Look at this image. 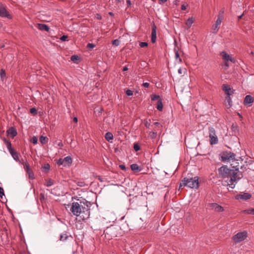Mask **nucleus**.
I'll return each mask as SVG.
<instances>
[{
  "mask_svg": "<svg viewBox=\"0 0 254 254\" xmlns=\"http://www.w3.org/2000/svg\"><path fill=\"white\" fill-rule=\"evenodd\" d=\"M30 112L32 114H37V110L35 108H31L30 110Z\"/></svg>",
  "mask_w": 254,
  "mask_h": 254,
  "instance_id": "nucleus-46",
  "label": "nucleus"
},
{
  "mask_svg": "<svg viewBox=\"0 0 254 254\" xmlns=\"http://www.w3.org/2000/svg\"><path fill=\"white\" fill-rule=\"evenodd\" d=\"M148 46V43L146 42H140L139 43V46L141 48L147 47Z\"/></svg>",
  "mask_w": 254,
  "mask_h": 254,
  "instance_id": "nucleus-44",
  "label": "nucleus"
},
{
  "mask_svg": "<svg viewBox=\"0 0 254 254\" xmlns=\"http://www.w3.org/2000/svg\"><path fill=\"white\" fill-rule=\"evenodd\" d=\"M243 14H242L240 16H238V19H240L242 18V16H243Z\"/></svg>",
  "mask_w": 254,
  "mask_h": 254,
  "instance_id": "nucleus-64",
  "label": "nucleus"
},
{
  "mask_svg": "<svg viewBox=\"0 0 254 254\" xmlns=\"http://www.w3.org/2000/svg\"><path fill=\"white\" fill-rule=\"evenodd\" d=\"M221 22L219 19H217L215 23L212 26V30L214 31V32L216 33L218 31Z\"/></svg>",
  "mask_w": 254,
  "mask_h": 254,
  "instance_id": "nucleus-20",
  "label": "nucleus"
},
{
  "mask_svg": "<svg viewBox=\"0 0 254 254\" xmlns=\"http://www.w3.org/2000/svg\"><path fill=\"white\" fill-rule=\"evenodd\" d=\"M133 148L135 151H138L140 150V147L138 143L134 144Z\"/></svg>",
  "mask_w": 254,
  "mask_h": 254,
  "instance_id": "nucleus-36",
  "label": "nucleus"
},
{
  "mask_svg": "<svg viewBox=\"0 0 254 254\" xmlns=\"http://www.w3.org/2000/svg\"><path fill=\"white\" fill-rule=\"evenodd\" d=\"M167 0H159L160 1H161L162 3H164L167 1Z\"/></svg>",
  "mask_w": 254,
  "mask_h": 254,
  "instance_id": "nucleus-63",
  "label": "nucleus"
},
{
  "mask_svg": "<svg viewBox=\"0 0 254 254\" xmlns=\"http://www.w3.org/2000/svg\"><path fill=\"white\" fill-rule=\"evenodd\" d=\"M208 130L210 144L211 145L217 144L218 142V139L216 135L215 129L212 127H209Z\"/></svg>",
  "mask_w": 254,
  "mask_h": 254,
  "instance_id": "nucleus-7",
  "label": "nucleus"
},
{
  "mask_svg": "<svg viewBox=\"0 0 254 254\" xmlns=\"http://www.w3.org/2000/svg\"><path fill=\"white\" fill-rule=\"evenodd\" d=\"M3 196H4V190L2 188L0 187V197L2 198Z\"/></svg>",
  "mask_w": 254,
  "mask_h": 254,
  "instance_id": "nucleus-41",
  "label": "nucleus"
},
{
  "mask_svg": "<svg viewBox=\"0 0 254 254\" xmlns=\"http://www.w3.org/2000/svg\"><path fill=\"white\" fill-rule=\"evenodd\" d=\"M198 178L197 177L190 178H184L180 184V188L187 186L191 189H197L198 187Z\"/></svg>",
  "mask_w": 254,
  "mask_h": 254,
  "instance_id": "nucleus-3",
  "label": "nucleus"
},
{
  "mask_svg": "<svg viewBox=\"0 0 254 254\" xmlns=\"http://www.w3.org/2000/svg\"><path fill=\"white\" fill-rule=\"evenodd\" d=\"M126 94L128 96H131L133 95V92H132V91H131V90L130 89H127L126 91Z\"/></svg>",
  "mask_w": 254,
  "mask_h": 254,
  "instance_id": "nucleus-42",
  "label": "nucleus"
},
{
  "mask_svg": "<svg viewBox=\"0 0 254 254\" xmlns=\"http://www.w3.org/2000/svg\"><path fill=\"white\" fill-rule=\"evenodd\" d=\"M224 13V9H222L220 10L219 13H222V15H223V14Z\"/></svg>",
  "mask_w": 254,
  "mask_h": 254,
  "instance_id": "nucleus-56",
  "label": "nucleus"
},
{
  "mask_svg": "<svg viewBox=\"0 0 254 254\" xmlns=\"http://www.w3.org/2000/svg\"><path fill=\"white\" fill-rule=\"evenodd\" d=\"M120 168L122 170H126V167L125 165H120Z\"/></svg>",
  "mask_w": 254,
  "mask_h": 254,
  "instance_id": "nucleus-53",
  "label": "nucleus"
},
{
  "mask_svg": "<svg viewBox=\"0 0 254 254\" xmlns=\"http://www.w3.org/2000/svg\"><path fill=\"white\" fill-rule=\"evenodd\" d=\"M225 105L227 109H229L231 107L232 105V101L231 98L229 96H227L225 100Z\"/></svg>",
  "mask_w": 254,
  "mask_h": 254,
  "instance_id": "nucleus-19",
  "label": "nucleus"
},
{
  "mask_svg": "<svg viewBox=\"0 0 254 254\" xmlns=\"http://www.w3.org/2000/svg\"><path fill=\"white\" fill-rule=\"evenodd\" d=\"M79 60V57L77 55H73L71 57V60L72 61H75Z\"/></svg>",
  "mask_w": 254,
  "mask_h": 254,
  "instance_id": "nucleus-40",
  "label": "nucleus"
},
{
  "mask_svg": "<svg viewBox=\"0 0 254 254\" xmlns=\"http://www.w3.org/2000/svg\"><path fill=\"white\" fill-rule=\"evenodd\" d=\"M5 70L3 69H1L0 71V75L1 78L3 80V78L5 77Z\"/></svg>",
  "mask_w": 254,
  "mask_h": 254,
  "instance_id": "nucleus-32",
  "label": "nucleus"
},
{
  "mask_svg": "<svg viewBox=\"0 0 254 254\" xmlns=\"http://www.w3.org/2000/svg\"><path fill=\"white\" fill-rule=\"evenodd\" d=\"M95 47V45L94 44H92V43H88L87 45V48L88 49H93Z\"/></svg>",
  "mask_w": 254,
  "mask_h": 254,
  "instance_id": "nucleus-39",
  "label": "nucleus"
},
{
  "mask_svg": "<svg viewBox=\"0 0 254 254\" xmlns=\"http://www.w3.org/2000/svg\"><path fill=\"white\" fill-rule=\"evenodd\" d=\"M70 211L74 215L79 217L82 220L87 219L90 215V211L88 210V206H83L81 201L80 203L73 202Z\"/></svg>",
  "mask_w": 254,
  "mask_h": 254,
  "instance_id": "nucleus-1",
  "label": "nucleus"
},
{
  "mask_svg": "<svg viewBox=\"0 0 254 254\" xmlns=\"http://www.w3.org/2000/svg\"><path fill=\"white\" fill-rule=\"evenodd\" d=\"M112 44L113 45H115L116 46H118L120 44V41L118 39L114 40L112 41Z\"/></svg>",
  "mask_w": 254,
  "mask_h": 254,
  "instance_id": "nucleus-35",
  "label": "nucleus"
},
{
  "mask_svg": "<svg viewBox=\"0 0 254 254\" xmlns=\"http://www.w3.org/2000/svg\"><path fill=\"white\" fill-rule=\"evenodd\" d=\"M243 212L246 214L254 215V208H250L243 211Z\"/></svg>",
  "mask_w": 254,
  "mask_h": 254,
  "instance_id": "nucleus-26",
  "label": "nucleus"
},
{
  "mask_svg": "<svg viewBox=\"0 0 254 254\" xmlns=\"http://www.w3.org/2000/svg\"><path fill=\"white\" fill-rule=\"evenodd\" d=\"M97 18H98V19H101L102 17H101V16L100 15H99V14H97Z\"/></svg>",
  "mask_w": 254,
  "mask_h": 254,
  "instance_id": "nucleus-61",
  "label": "nucleus"
},
{
  "mask_svg": "<svg viewBox=\"0 0 254 254\" xmlns=\"http://www.w3.org/2000/svg\"><path fill=\"white\" fill-rule=\"evenodd\" d=\"M53 185V181L52 180L50 179L47 183L46 186L47 187H50Z\"/></svg>",
  "mask_w": 254,
  "mask_h": 254,
  "instance_id": "nucleus-45",
  "label": "nucleus"
},
{
  "mask_svg": "<svg viewBox=\"0 0 254 254\" xmlns=\"http://www.w3.org/2000/svg\"><path fill=\"white\" fill-rule=\"evenodd\" d=\"M131 169L135 172H139L140 170L139 168V166L136 164H133L130 165Z\"/></svg>",
  "mask_w": 254,
  "mask_h": 254,
  "instance_id": "nucleus-23",
  "label": "nucleus"
},
{
  "mask_svg": "<svg viewBox=\"0 0 254 254\" xmlns=\"http://www.w3.org/2000/svg\"><path fill=\"white\" fill-rule=\"evenodd\" d=\"M0 16L2 17H5L8 19L12 18V16L2 4H0Z\"/></svg>",
  "mask_w": 254,
  "mask_h": 254,
  "instance_id": "nucleus-10",
  "label": "nucleus"
},
{
  "mask_svg": "<svg viewBox=\"0 0 254 254\" xmlns=\"http://www.w3.org/2000/svg\"><path fill=\"white\" fill-rule=\"evenodd\" d=\"M58 145H59V146H60V147H63L64 145H63V143H62V141H61L60 142H59V143H58Z\"/></svg>",
  "mask_w": 254,
  "mask_h": 254,
  "instance_id": "nucleus-57",
  "label": "nucleus"
},
{
  "mask_svg": "<svg viewBox=\"0 0 254 254\" xmlns=\"http://www.w3.org/2000/svg\"><path fill=\"white\" fill-rule=\"evenodd\" d=\"M187 9V5H185V4H183L181 6V9L182 10H185Z\"/></svg>",
  "mask_w": 254,
  "mask_h": 254,
  "instance_id": "nucleus-54",
  "label": "nucleus"
},
{
  "mask_svg": "<svg viewBox=\"0 0 254 254\" xmlns=\"http://www.w3.org/2000/svg\"><path fill=\"white\" fill-rule=\"evenodd\" d=\"M149 136L151 139L155 138L157 136V132L155 131H151L149 133Z\"/></svg>",
  "mask_w": 254,
  "mask_h": 254,
  "instance_id": "nucleus-30",
  "label": "nucleus"
},
{
  "mask_svg": "<svg viewBox=\"0 0 254 254\" xmlns=\"http://www.w3.org/2000/svg\"><path fill=\"white\" fill-rule=\"evenodd\" d=\"M220 56L222 57L223 60L225 62L224 65L227 68H228L230 66L229 63V62L232 63H235L236 62V60L234 58H232L230 55L227 54L225 51L221 52L220 53Z\"/></svg>",
  "mask_w": 254,
  "mask_h": 254,
  "instance_id": "nucleus-5",
  "label": "nucleus"
},
{
  "mask_svg": "<svg viewBox=\"0 0 254 254\" xmlns=\"http://www.w3.org/2000/svg\"><path fill=\"white\" fill-rule=\"evenodd\" d=\"M222 90L227 96H230L234 92V90L227 84H223L222 85Z\"/></svg>",
  "mask_w": 254,
  "mask_h": 254,
  "instance_id": "nucleus-12",
  "label": "nucleus"
},
{
  "mask_svg": "<svg viewBox=\"0 0 254 254\" xmlns=\"http://www.w3.org/2000/svg\"><path fill=\"white\" fill-rule=\"evenodd\" d=\"M157 109L159 111H161L163 109V104L161 99H159L157 103Z\"/></svg>",
  "mask_w": 254,
  "mask_h": 254,
  "instance_id": "nucleus-25",
  "label": "nucleus"
},
{
  "mask_svg": "<svg viewBox=\"0 0 254 254\" xmlns=\"http://www.w3.org/2000/svg\"><path fill=\"white\" fill-rule=\"evenodd\" d=\"M64 162V167L69 166L72 162V158L69 156H66L63 159Z\"/></svg>",
  "mask_w": 254,
  "mask_h": 254,
  "instance_id": "nucleus-18",
  "label": "nucleus"
},
{
  "mask_svg": "<svg viewBox=\"0 0 254 254\" xmlns=\"http://www.w3.org/2000/svg\"><path fill=\"white\" fill-rule=\"evenodd\" d=\"M31 141L33 143V144H36L37 143V141H38V139L37 138H36V137H35L34 136L33 137H32V138L31 139Z\"/></svg>",
  "mask_w": 254,
  "mask_h": 254,
  "instance_id": "nucleus-47",
  "label": "nucleus"
},
{
  "mask_svg": "<svg viewBox=\"0 0 254 254\" xmlns=\"http://www.w3.org/2000/svg\"><path fill=\"white\" fill-rule=\"evenodd\" d=\"M24 169L25 170V171L26 172L29 171V170H31L30 168V166H29V163L28 162H26L25 163V165L24 166Z\"/></svg>",
  "mask_w": 254,
  "mask_h": 254,
  "instance_id": "nucleus-31",
  "label": "nucleus"
},
{
  "mask_svg": "<svg viewBox=\"0 0 254 254\" xmlns=\"http://www.w3.org/2000/svg\"><path fill=\"white\" fill-rule=\"evenodd\" d=\"M48 138L46 136H41L40 137V141L42 144H45L48 142Z\"/></svg>",
  "mask_w": 254,
  "mask_h": 254,
  "instance_id": "nucleus-22",
  "label": "nucleus"
},
{
  "mask_svg": "<svg viewBox=\"0 0 254 254\" xmlns=\"http://www.w3.org/2000/svg\"><path fill=\"white\" fill-rule=\"evenodd\" d=\"M219 174L221 178L225 179L229 177L231 173H233V170L229 169L226 166H223L218 169Z\"/></svg>",
  "mask_w": 254,
  "mask_h": 254,
  "instance_id": "nucleus-9",
  "label": "nucleus"
},
{
  "mask_svg": "<svg viewBox=\"0 0 254 254\" xmlns=\"http://www.w3.org/2000/svg\"><path fill=\"white\" fill-rule=\"evenodd\" d=\"M7 135L10 136L12 138L16 136L17 134L16 130L13 127H11L6 131Z\"/></svg>",
  "mask_w": 254,
  "mask_h": 254,
  "instance_id": "nucleus-15",
  "label": "nucleus"
},
{
  "mask_svg": "<svg viewBox=\"0 0 254 254\" xmlns=\"http://www.w3.org/2000/svg\"><path fill=\"white\" fill-rule=\"evenodd\" d=\"M83 206H88V210L90 211V207H91L92 203L90 202L86 201V203L82 202Z\"/></svg>",
  "mask_w": 254,
  "mask_h": 254,
  "instance_id": "nucleus-33",
  "label": "nucleus"
},
{
  "mask_svg": "<svg viewBox=\"0 0 254 254\" xmlns=\"http://www.w3.org/2000/svg\"><path fill=\"white\" fill-rule=\"evenodd\" d=\"M57 164L59 166L60 165H63L64 166V160L63 158H60L57 162Z\"/></svg>",
  "mask_w": 254,
  "mask_h": 254,
  "instance_id": "nucleus-37",
  "label": "nucleus"
},
{
  "mask_svg": "<svg viewBox=\"0 0 254 254\" xmlns=\"http://www.w3.org/2000/svg\"><path fill=\"white\" fill-rule=\"evenodd\" d=\"M253 102V97L251 95H247L244 99V104L245 106L250 107L252 105Z\"/></svg>",
  "mask_w": 254,
  "mask_h": 254,
  "instance_id": "nucleus-13",
  "label": "nucleus"
},
{
  "mask_svg": "<svg viewBox=\"0 0 254 254\" xmlns=\"http://www.w3.org/2000/svg\"><path fill=\"white\" fill-rule=\"evenodd\" d=\"M221 157L223 161L231 162L235 160V154L229 151L223 152Z\"/></svg>",
  "mask_w": 254,
  "mask_h": 254,
  "instance_id": "nucleus-8",
  "label": "nucleus"
},
{
  "mask_svg": "<svg viewBox=\"0 0 254 254\" xmlns=\"http://www.w3.org/2000/svg\"><path fill=\"white\" fill-rule=\"evenodd\" d=\"M174 51H175V58H176V59L177 60L179 59V61L181 62L182 60L180 58V54H179L178 50L176 48H175L174 49Z\"/></svg>",
  "mask_w": 254,
  "mask_h": 254,
  "instance_id": "nucleus-29",
  "label": "nucleus"
},
{
  "mask_svg": "<svg viewBox=\"0 0 254 254\" xmlns=\"http://www.w3.org/2000/svg\"><path fill=\"white\" fill-rule=\"evenodd\" d=\"M143 86L145 88H148L149 86V83L148 82L143 83Z\"/></svg>",
  "mask_w": 254,
  "mask_h": 254,
  "instance_id": "nucleus-51",
  "label": "nucleus"
},
{
  "mask_svg": "<svg viewBox=\"0 0 254 254\" xmlns=\"http://www.w3.org/2000/svg\"><path fill=\"white\" fill-rule=\"evenodd\" d=\"M210 206L212 209L217 212H223L224 210L223 207L216 203H211Z\"/></svg>",
  "mask_w": 254,
  "mask_h": 254,
  "instance_id": "nucleus-16",
  "label": "nucleus"
},
{
  "mask_svg": "<svg viewBox=\"0 0 254 254\" xmlns=\"http://www.w3.org/2000/svg\"><path fill=\"white\" fill-rule=\"evenodd\" d=\"M109 14L110 16H114V13H113V12H110L109 13Z\"/></svg>",
  "mask_w": 254,
  "mask_h": 254,
  "instance_id": "nucleus-62",
  "label": "nucleus"
},
{
  "mask_svg": "<svg viewBox=\"0 0 254 254\" xmlns=\"http://www.w3.org/2000/svg\"><path fill=\"white\" fill-rule=\"evenodd\" d=\"M40 199L41 200V201L42 202L44 200H45L46 199L45 198V194L44 193H41L40 194Z\"/></svg>",
  "mask_w": 254,
  "mask_h": 254,
  "instance_id": "nucleus-38",
  "label": "nucleus"
},
{
  "mask_svg": "<svg viewBox=\"0 0 254 254\" xmlns=\"http://www.w3.org/2000/svg\"><path fill=\"white\" fill-rule=\"evenodd\" d=\"M43 168L44 170H45V171H48L50 169V166L49 164H46Z\"/></svg>",
  "mask_w": 254,
  "mask_h": 254,
  "instance_id": "nucleus-43",
  "label": "nucleus"
},
{
  "mask_svg": "<svg viewBox=\"0 0 254 254\" xmlns=\"http://www.w3.org/2000/svg\"><path fill=\"white\" fill-rule=\"evenodd\" d=\"M26 172L28 174L29 179L31 180H33L35 179L34 174L32 170H29V171H27Z\"/></svg>",
  "mask_w": 254,
  "mask_h": 254,
  "instance_id": "nucleus-28",
  "label": "nucleus"
},
{
  "mask_svg": "<svg viewBox=\"0 0 254 254\" xmlns=\"http://www.w3.org/2000/svg\"><path fill=\"white\" fill-rule=\"evenodd\" d=\"M144 125L146 127L149 128L150 127V124L147 121H146L144 123Z\"/></svg>",
  "mask_w": 254,
  "mask_h": 254,
  "instance_id": "nucleus-50",
  "label": "nucleus"
},
{
  "mask_svg": "<svg viewBox=\"0 0 254 254\" xmlns=\"http://www.w3.org/2000/svg\"><path fill=\"white\" fill-rule=\"evenodd\" d=\"M194 22V20L192 17H190L188 19L186 22V24L190 28L191 26V25Z\"/></svg>",
  "mask_w": 254,
  "mask_h": 254,
  "instance_id": "nucleus-24",
  "label": "nucleus"
},
{
  "mask_svg": "<svg viewBox=\"0 0 254 254\" xmlns=\"http://www.w3.org/2000/svg\"><path fill=\"white\" fill-rule=\"evenodd\" d=\"M68 236L67 233L65 232L64 233L62 234L60 236V240L62 241H64L66 240L68 238Z\"/></svg>",
  "mask_w": 254,
  "mask_h": 254,
  "instance_id": "nucleus-27",
  "label": "nucleus"
},
{
  "mask_svg": "<svg viewBox=\"0 0 254 254\" xmlns=\"http://www.w3.org/2000/svg\"><path fill=\"white\" fill-rule=\"evenodd\" d=\"M178 72L180 73V74H182V69L181 68H180L179 69H178Z\"/></svg>",
  "mask_w": 254,
  "mask_h": 254,
  "instance_id": "nucleus-60",
  "label": "nucleus"
},
{
  "mask_svg": "<svg viewBox=\"0 0 254 254\" xmlns=\"http://www.w3.org/2000/svg\"><path fill=\"white\" fill-rule=\"evenodd\" d=\"M128 70V68L127 66H125L123 67V71H127Z\"/></svg>",
  "mask_w": 254,
  "mask_h": 254,
  "instance_id": "nucleus-59",
  "label": "nucleus"
},
{
  "mask_svg": "<svg viewBox=\"0 0 254 254\" xmlns=\"http://www.w3.org/2000/svg\"><path fill=\"white\" fill-rule=\"evenodd\" d=\"M73 121L75 123H77V122H78V119H77V118L75 117L73 118Z\"/></svg>",
  "mask_w": 254,
  "mask_h": 254,
  "instance_id": "nucleus-55",
  "label": "nucleus"
},
{
  "mask_svg": "<svg viewBox=\"0 0 254 254\" xmlns=\"http://www.w3.org/2000/svg\"><path fill=\"white\" fill-rule=\"evenodd\" d=\"M68 37L66 35H63L61 38L60 39L62 41H65L67 39Z\"/></svg>",
  "mask_w": 254,
  "mask_h": 254,
  "instance_id": "nucleus-48",
  "label": "nucleus"
},
{
  "mask_svg": "<svg viewBox=\"0 0 254 254\" xmlns=\"http://www.w3.org/2000/svg\"><path fill=\"white\" fill-rule=\"evenodd\" d=\"M229 177L230 179L227 181L228 185L232 189H234L238 181L243 178V174L239 171L238 169H236L235 171L233 170V173H231Z\"/></svg>",
  "mask_w": 254,
  "mask_h": 254,
  "instance_id": "nucleus-2",
  "label": "nucleus"
},
{
  "mask_svg": "<svg viewBox=\"0 0 254 254\" xmlns=\"http://www.w3.org/2000/svg\"><path fill=\"white\" fill-rule=\"evenodd\" d=\"M248 236L247 231H244L238 233L237 234L233 236L232 239L235 243H239L245 240Z\"/></svg>",
  "mask_w": 254,
  "mask_h": 254,
  "instance_id": "nucleus-6",
  "label": "nucleus"
},
{
  "mask_svg": "<svg viewBox=\"0 0 254 254\" xmlns=\"http://www.w3.org/2000/svg\"><path fill=\"white\" fill-rule=\"evenodd\" d=\"M127 4L128 7H130L131 5V1L130 0H127Z\"/></svg>",
  "mask_w": 254,
  "mask_h": 254,
  "instance_id": "nucleus-52",
  "label": "nucleus"
},
{
  "mask_svg": "<svg viewBox=\"0 0 254 254\" xmlns=\"http://www.w3.org/2000/svg\"><path fill=\"white\" fill-rule=\"evenodd\" d=\"M37 27L39 30L41 31L49 32L50 30L49 26L45 24L38 23L37 24Z\"/></svg>",
  "mask_w": 254,
  "mask_h": 254,
  "instance_id": "nucleus-17",
  "label": "nucleus"
},
{
  "mask_svg": "<svg viewBox=\"0 0 254 254\" xmlns=\"http://www.w3.org/2000/svg\"><path fill=\"white\" fill-rule=\"evenodd\" d=\"M105 137L107 141H110L113 140V135L111 132H108L106 133Z\"/></svg>",
  "mask_w": 254,
  "mask_h": 254,
  "instance_id": "nucleus-21",
  "label": "nucleus"
},
{
  "mask_svg": "<svg viewBox=\"0 0 254 254\" xmlns=\"http://www.w3.org/2000/svg\"><path fill=\"white\" fill-rule=\"evenodd\" d=\"M159 99H161L160 98V96L159 95L154 94L151 96V100L152 101H155L157 100H159Z\"/></svg>",
  "mask_w": 254,
  "mask_h": 254,
  "instance_id": "nucleus-34",
  "label": "nucleus"
},
{
  "mask_svg": "<svg viewBox=\"0 0 254 254\" xmlns=\"http://www.w3.org/2000/svg\"><path fill=\"white\" fill-rule=\"evenodd\" d=\"M3 141L5 144L9 153L11 154L13 159L19 162V154L12 148L11 142L6 138H3Z\"/></svg>",
  "mask_w": 254,
  "mask_h": 254,
  "instance_id": "nucleus-4",
  "label": "nucleus"
},
{
  "mask_svg": "<svg viewBox=\"0 0 254 254\" xmlns=\"http://www.w3.org/2000/svg\"><path fill=\"white\" fill-rule=\"evenodd\" d=\"M252 195L248 192H245L243 193L238 194L236 195L235 198L236 199L239 200L242 199L243 200H247L251 198Z\"/></svg>",
  "mask_w": 254,
  "mask_h": 254,
  "instance_id": "nucleus-11",
  "label": "nucleus"
},
{
  "mask_svg": "<svg viewBox=\"0 0 254 254\" xmlns=\"http://www.w3.org/2000/svg\"><path fill=\"white\" fill-rule=\"evenodd\" d=\"M156 26L155 25V24H153L152 26V32L151 37V40L152 43H155L156 41Z\"/></svg>",
  "mask_w": 254,
  "mask_h": 254,
  "instance_id": "nucleus-14",
  "label": "nucleus"
},
{
  "mask_svg": "<svg viewBox=\"0 0 254 254\" xmlns=\"http://www.w3.org/2000/svg\"><path fill=\"white\" fill-rule=\"evenodd\" d=\"M223 19V15H222V13H219L218 16H217V19H219L220 21H222Z\"/></svg>",
  "mask_w": 254,
  "mask_h": 254,
  "instance_id": "nucleus-49",
  "label": "nucleus"
},
{
  "mask_svg": "<svg viewBox=\"0 0 254 254\" xmlns=\"http://www.w3.org/2000/svg\"><path fill=\"white\" fill-rule=\"evenodd\" d=\"M154 124L157 127H159L160 126V123L158 122H155Z\"/></svg>",
  "mask_w": 254,
  "mask_h": 254,
  "instance_id": "nucleus-58",
  "label": "nucleus"
}]
</instances>
